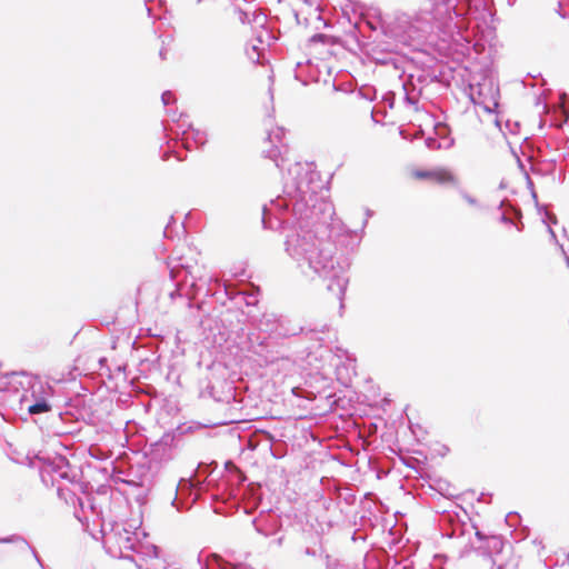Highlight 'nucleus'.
<instances>
[{
  "label": "nucleus",
  "mask_w": 569,
  "mask_h": 569,
  "mask_svg": "<svg viewBox=\"0 0 569 569\" xmlns=\"http://www.w3.org/2000/svg\"><path fill=\"white\" fill-rule=\"evenodd\" d=\"M256 59H257V61H259V59H260V53L259 52H257V58Z\"/></svg>",
  "instance_id": "nucleus-47"
},
{
  "label": "nucleus",
  "mask_w": 569,
  "mask_h": 569,
  "mask_svg": "<svg viewBox=\"0 0 569 569\" xmlns=\"http://www.w3.org/2000/svg\"><path fill=\"white\" fill-rule=\"evenodd\" d=\"M470 89V98L471 100L477 103L481 102V99L487 98L488 96L492 97L495 96V92L498 91L493 87V83L490 79H483V82H475V79L469 83Z\"/></svg>",
  "instance_id": "nucleus-13"
},
{
  "label": "nucleus",
  "mask_w": 569,
  "mask_h": 569,
  "mask_svg": "<svg viewBox=\"0 0 569 569\" xmlns=\"http://www.w3.org/2000/svg\"><path fill=\"white\" fill-rule=\"evenodd\" d=\"M326 567L327 569H335L338 565L337 559H332L329 555H326Z\"/></svg>",
  "instance_id": "nucleus-33"
},
{
  "label": "nucleus",
  "mask_w": 569,
  "mask_h": 569,
  "mask_svg": "<svg viewBox=\"0 0 569 569\" xmlns=\"http://www.w3.org/2000/svg\"><path fill=\"white\" fill-rule=\"evenodd\" d=\"M462 533V527L459 525L457 527H455L451 531V533H448L449 537H456L458 535H461Z\"/></svg>",
  "instance_id": "nucleus-36"
},
{
  "label": "nucleus",
  "mask_w": 569,
  "mask_h": 569,
  "mask_svg": "<svg viewBox=\"0 0 569 569\" xmlns=\"http://www.w3.org/2000/svg\"><path fill=\"white\" fill-rule=\"evenodd\" d=\"M161 100H162L163 106L168 107L176 99H174V96H173V93L171 91H164L161 94Z\"/></svg>",
  "instance_id": "nucleus-28"
},
{
  "label": "nucleus",
  "mask_w": 569,
  "mask_h": 569,
  "mask_svg": "<svg viewBox=\"0 0 569 569\" xmlns=\"http://www.w3.org/2000/svg\"><path fill=\"white\" fill-rule=\"evenodd\" d=\"M222 291H223V293H224V295H228V291H227V287H226V286H223Z\"/></svg>",
  "instance_id": "nucleus-44"
},
{
  "label": "nucleus",
  "mask_w": 569,
  "mask_h": 569,
  "mask_svg": "<svg viewBox=\"0 0 569 569\" xmlns=\"http://www.w3.org/2000/svg\"><path fill=\"white\" fill-rule=\"evenodd\" d=\"M562 252L566 253L563 249H562ZM565 256H566L567 266L569 267V257L567 254H565Z\"/></svg>",
  "instance_id": "nucleus-43"
},
{
  "label": "nucleus",
  "mask_w": 569,
  "mask_h": 569,
  "mask_svg": "<svg viewBox=\"0 0 569 569\" xmlns=\"http://www.w3.org/2000/svg\"><path fill=\"white\" fill-rule=\"evenodd\" d=\"M244 300L247 306H256L258 303L257 295L253 292L246 295Z\"/></svg>",
  "instance_id": "nucleus-30"
},
{
  "label": "nucleus",
  "mask_w": 569,
  "mask_h": 569,
  "mask_svg": "<svg viewBox=\"0 0 569 569\" xmlns=\"http://www.w3.org/2000/svg\"><path fill=\"white\" fill-rule=\"evenodd\" d=\"M103 546L108 553L132 561L137 568H143L140 559L143 555L156 552V546L140 540V532L123 522H102Z\"/></svg>",
  "instance_id": "nucleus-3"
},
{
  "label": "nucleus",
  "mask_w": 569,
  "mask_h": 569,
  "mask_svg": "<svg viewBox=\"0 0 569 569\" xmlns=\"http://www.w3.org/2000/svg\"><path fill=\"white\" fill-rule=\"evenodd\" d=\"M453 8V0H427L415 17L396 14L386 26V33L402 44H410L436 31L443 41L457 42V21L460 14Z\"/></svg>",
  "instance_id": "nucleus-2"
},
{
  "label": "nucleus",
  "mask_w": 569,
  "mask_h": 569,
  "mask_svg": "<svg viewBox=\"0 0 569 569\" xmlns=\"http://www.w3.org/2000/svg\"><path fill=\"white\" fill-rule=\"evenodd\" d=\"M520 218H521L520 210L510 206L506 211L501 212L499 221L503 224L515 226L518 231H521L523 224L521 222H519V223L516 222V219H520Z\"/></svg>",
  "instance_id": "nucleus-19"
},
{
  "label": "nucleus",
  "mask_w": 569,
  "mask_h": 569,
  "mask_svg": "<svg viewBox=\"0 0 569 569\" xmlns=\"http://www.w3.org/2000/svg\"><path fill=\"white\" fill-rule=\"evenodd\" d=\"M296 79H301V62H298L297 63V69H296V74H295Z\"/></svg>",
  "instance_id": "nucleus-37"
},
{
  "label": "nucleus",
  "mask_w": 569,
  "mask_h": 569,
  "mask_svg": "<svg viewBox=\"0 0 569 569\" xmlns=\"http://www.w3.org/2000/svg\"><path fill=\"white\" fill-rule=\"evenodd\" d=\"M476 537L481 542L478 550L489 559H491L493 555L500 553L503 549L505 542L501 536H486L482 531L477 530Z\"/></svg>",
  "instance_id": "nucleus-9"
},
{
  "label": "nucleus",
  "mask_w": 569,
  "mask_h": 569,
  "mask_svg": "<svg viewBox=\"0 0 569 569\" xmlns=\"http://www.w3.org/2000/svg\"><path fill=\"white\" fill-rule=\"evenodd\" d=\"M415 176L418 179H431L432 170H418L415 172Z\"/></svg>",
  "instance_id": "nucleus-29"
},
{
  "label": "nucleus",
  "mask_w": 569,
  "mask_h": 569,
  "mask_svg": "<svg viewBox=\"0 0 569 569\" xmlns=\"http://www.w3.org/2000/svg\"><path fill=\"white\" fill-rule=\"evenodd\" d=\"M207 142V136L203 131L194 129L192 126L188 127L187 132H181L180 144L186 150L197 149Z\"/></svg>",
  "instance_id": "nucleus-11"
},
{
  "label": "nucleus",
  "mask_w": 569,
  "mask_h": 569,
  "mask_svg": "<svg viewBox=\"0 0 569 569\" xmlns=\"http://www.w3.org/2000/svg\"><path fill=\"white\" fill-rule=\"evenodd\" d=\"M455 8L453 11H457L459 16V20L457 21V31L456 34L459 39H462L461 31L467 27L466 17L470 13V0H453Z\"/></svg>",
  "instance_id": "nucleus-17"
},
{
  "label": "nucleus",
  "mask_w": 569,
  "mask_h": 569,
  "mask_svg": "<svg viewBox=\"0 0 569 569\" xmlns=\"http://www.w3.org/2000/svg\"><path fill=\"white\" fill-rule=\"evenodd\" d=\"M172 124H164L163 129L167 132V137L169 140L167 141L168 150L163 151V157H167L169 151H172L179 161L183 160V157L178 151V146L181 140V132L188 130V127L191 126L187 118L183 114H180L178 119H176V112L171 114Z\"/></svg>",
  "instance_id": "nucleus-7"
},
{
  "label": "nucleus",
  "mask_w": 569,
  "mask_h": 569,
  "mask_svg": "<svg viewBox=\"0 0 569 569\" xmlns=\"http://www.w3.org/2000/svg\"><path fill=\"white\" fill-rule=\"evenodd\" d=\"M166 49H161L160 52H159V56L161 57V59H166Z\"/></svg>",
  "instance_id": "nucleus-41"
},
{
  "label": "nucleus",
  "mask_w": 569,
  "mask_h": 569,
  "mask_svg": "<svg viewBox=\"0 0 569 569\" xmlns=\"http://www.w3.org/2000/svg\"><path fill=\"white\" fill-rule=\"evenodd\" d=\"M148 14H151V9L147 7Z\"/></svg>",
  "instance_id": "nucleus-46"
},
{
  "label": "nucleus",
  "mask_w": 569,
  "mask_h": 569,
  "mask_svg": "<svg viewBox=\"0 0 569 569\" xmlns=\"http://www.w3.org/2000/svg\"><path fill=\"white\" fill-rule=\"evenodd\" d=\"M402 90H403V101L405 103L412 108L415 111L419 110V100L422 96L423 89H421L419 86H416L415 82H411L410 79L407 77L402 82Z\"/></svg>",
  "instance_id": "nucleus-14"
},
{
  "label": "nucleus",
  "mask_w": 569,
  "mask_h": 569,
  "mask_svg": "<svg viewBox=\"0 0 569 569\" xmlns=\"http://www.w3.org/2000/svg\"><path fill=\"white\" fill-rule=\"evenodd\" d=\"M172 506H174L177 508L178 511L182 510L183 507L178 503V497H176L173 500H172Z\"/></svg>",
  "instance_id": "nucleus-38"
},
{
  "label": "nucleus",
  "mask_w": 569,
  "mask_h": 569,
  "mask_svg": "<svg viewBox=\"0 0 569 569\" xmlns=\"http://www.w3.org/2000/svg\"><path fill=\"white\" fill-rule=\"evenodd\" d=\"M561 8H562V4H561V2H559V3H558V10H557V12L559 13V16H560V17L566 18V17H567V13H563V12L561 11Z\"/></svg>",
  "instance_id": "nucleus-40"
},
{
  "label": "nucleus",
  "mask_w": 569,
  "mask_h": 569,
  "mask_svg": "<svg viewBox=\"0 0 569 569\" xmlns=\"http://www.w3.org/2000/svg\"><path fill=\"white\" fill-rule=\"evenodd\" d=\"M206 473V475H209L208 472V466L203 465V463H199L197 470H196V473L193 475V477L191 479H181L178 487H177V493H180L182 495L186 490H189V491H196V495L193 497V500L192 502H194L198 498H199V493L200 491L204 490V480H201V476Z\"/></svg>",
  "instance_id": "nucleus-8"
},
{
  "label": "nucleus",
  "mask_w": 569,
  "mask_h": 569,
  "mask_svg": "<svg viewBox=\"0 0 569 569\" xmlns=\"http://www.w3.org/2000/svg\"><path fill=\"white\" fill-rule=\"evenodd\" d=\"M143 563V568L138 569H172L173 567L166 565V562L159 557V549L156 546V552L151 555H143L140 559Z\"/></svg>",
  "instance_id": "nucleus-18"
},
{
  "label": "nucleus",
  "mask_w": 569,
  "mask_h": 569,
  "mask_svg": "<svg viewBox=\"0 0 569 569\" xmlns=\"http://www.w3.org/2000/svg\"><path fill=\"white\" fill-rule=\"evenodd\" d=\"M518 122H510L509 120L506 122V128L512 133L516 134V130L518 129Z\"/></svg>",
  "instance_id": "nucleus-34"
},
{
  "label": "nucleus",
  "mask_w": 569,
  "mask_h": 569,
  "mask_svg": "<svg viewBox=\"0 0 569 569\" xmlns=\"http://www.w3.org/2000/svg\"><path fill=\"white\" fill-rule=\"evenodd\" d=\"M271 321H277V322H279L280 320H278V319L276 318V316H274V315H266V316H264V320H262V321H261V326H264V325H266L267 330H270V331L276 330V332H277L279 336H295V335H297V333H298V331H297V330H291V331H289V330H280V329H278V328L273 329V328L269 327V322H271Z\"/></svg>",
  "instance_id": "nucleus-25"
},
{
  "label": "nucleus",
  "mask_w": 569,
  "mask_h": 569,
  "mask_svg": "<svg viewBox=\"0 0 569 569\" xmlns=\"http://www.w3.org/2000/svg\"><path fill=\"white\" fill-rule=\"evenodd\" d=\"M74 516L78 520L82 521V517L80 516L79 511H74Z\"/></svg>",
  "instance_id": "nucleus-42"
},
{
  "label": "nucleus",
  "mask_w": 569,
  "mask_h": 569,
  "mask_svg": "<svg viewBox=\"0 0 569 569\" xmlns=\"http://www.w3.org/2000/svg\"><path fill=\"white\" fill-rule=\"evenodd\" d=\"M505 207V201H501L500 204H499V208H503Z\"/></svg>",
  "instance_id": "nucleus-45"
},
{
  "label": "nucleus",
  "mask_w": 569,
  "mask_h": 569,
  "mask_svg": "<svg viewBox=\"0 0 569 569\" xmlns=\"http://www.w3.org/2000/svg\"><path fill=\"white\" fill-rule=\"evenodd\" d=\"M323 188L313 163L295 162L283 178L282 194L263 204L262 224L266 229H283L287 254L303 273L312 272L328 281V291L342 309L350 256L358 249L372 212L366 211L361 232L350 230L335 217Z\"/></svg>",
  "instance_id": "nucleus-1"
},
{
  "label": "nucleus",
  "mask_w": 569,
  "mask_h": 569,
  "mask_svg": "<svg viewBox=\"0 0 569 569\" xmlns=\"http://www.w3.org/2000/svg\"><path fill=\"white\" fill-rule=\"evenodd\" d=\"M173 441L174 437L171 435H164L159 441L151 446L152 459L159 461H168L173 458Z\"/></svg>",
  "instance_id": "nucleus-10"
},
{
  "label": "nucleus",
  "mask_w": 569,
  "mask_h": 569,
  "mask_svg": "<svg viewBox=\"0 0 569 569\" xmlns=\"http://www.w3.org/2000/svg\"><path fill=\"white\" fill-rule=\"evenodd\" d=\"M170 277L174 281V290L170 292V299H184L188 308L192 307V300L203 295L214 297L218 295L220 282L209 274L203 267L190 266L183 262L170 268Z\"/></svg>",
  "instance_id": "nucleus-4"
},
{
  "label": "nucleus",
  "mask_w": 569,
  "mask_h": 569,
  "mask_svg": "<svg viewBox=\"0 0 569 569\" xmlns=\"http://www.w3.org/2000/svg\"><path fill=\"white\" fill-rule=\"evenodd\" d=\"M244 3L246 0H242ZM234 12L238 14V19L242 24L246 23H263L264 17L262 14L256 13V11H250L249 9L242 8L238 0H233Z\"/></svg>",
  "instance_id": "nucleus-16"
},
{
  "label": "nucleus",
  "mask_w": 569,
  "mask_h": 569,
  "mask_svg": "<svg viewBox=\"0 0 569 569\" xmlns=\"http://www.w3.org/2000/svg\"><path fill=\"white\" fill-rule=\"evenodd\" d=\"M54 390L51 385L42 381L40 378H34L29 388L26 390L21 401L27 406V411L31 416L42 415L51 411V399L53 398Z\"/></svg>",
  "instance_id": "nucleus-5"
},
{
  "label": "nucleus",
  "mask_w": 569,
  "mask_h": 569,
  "mask_svg": "<svg viewBox=\"0 0 569 569\" xmlns=\"http://www.w3.org/2000/svg\"><path fill=\"white\" fill-rule=\"evenodd\" d=\"M407 77L410 79L411 82H415L416 86H419L421 89H425L430 83L435 82L437 79V76L425 70H420L416 73H410Z\"/></svg>",
  "instance_id": "nucleus-21"
},
{
  "label": "nucleus",
  "mask_w": 569,
  "mask_h": 569,
  "mask_svg": "<svg viewBox=\"0 0 569 569\" xmlns=\"http://www.w3.org/2000/svg\"><path fill=\"white\" fill-rule=\"evenodd\" d=\"M461 196L462 198L470 204V206H473V207H477L478 206V201L476 198H473L472 196H470L469 193L462 191L461 192Z\"/></svg>",
  "instance_id": "nucleus-31"
},
{
  "label": "nucleus",
  "mask_w": 569,
  "mask_h": 569,
  "mask_svg": "<svg viewBox=\"0 0 569 569\" xmlns=\"http://www.w3.org/2000/svg\"><path fill=\"white\" fill-rule=\"evenodd\" d=\"M310 42H312V43L332 44L333 43V38L331 36H328V34L317 33V34H313L310 38Z\"/></svg>",
  "instance_id": "nucleus-27"
},
{
  "label": "nucleus",
  "mask_w": 569,
  "mask_h": 569,
  "mask_svg": "<svg viewBox=\"0 0 569 569\" xmlns=\"http://www.w3.org/2000/svg\"><path fill=\"white\" fill-rule=\"evenodd\" d=\"M0 543H22L27 549H29L32 552L33 557L37 560V563H39V566L42 569H44V565H43L42 560L40 559V557L38 556V552L36 551V549L33 547H31L29 545V542L23 537H21L19 535H12L9 537L0 538Z\"/></svg>",
  "instance_id": "nucleus-22"
},
{
  "label": "nucleus",
  "mask_w": 569,
  "mask_h": 569,
  "mask_svg": "<svg viewBox=\"0 0 569 569\" xmlns=\"http://www.w3.org/2000/svg\"><path fill=\"white\" fill-rule=\"evenodd\" d=\"M57 493H58V497L68 505L74 506L78 502V499H80V497H78L69 488L62 487L60 485L57 487Z\"/></svg>",
  "instance_id": "nucleus-24"
},
{
  "label": "nucleus",
  "mask_w": 569,
  "mask_h": 569,
  "mask_svg": "<svg viewBox=\"0 0 569 569\" xmlns=\"http://www.w3.org/2000/svg\"><path fill=\"white\" fill-rule=\"evenodd\" d=\"M383 101H386L389 106V108H393V104H395V93L393 92H387L385 96H383Z\"/></svg>",
  "instance_id": "nucleus-32"
},
{
  "label": "nucleus",
  "mask_w": 569,
  "mask_h": 569,
  "mask_svg": "<svg viewBox=\"0 0 569 569\" xmlns=\"http://www.w3.org/2000/svg\"><path fill=\"white\" fill-rule=\"evenodd\" d=\"M51 472L53 483L58 480L73 482L77 477L76 472L70 469L69 462L63 457H58L53 460L51 465Z\"/></svg>",
  "instance_id": "nucleus-12"
},
{
  "label": "nucleus",
  "mask_w": 569,
  "mask_h": 569,
  "mask_svg": "<svg viewBox=\"0 0 569 569\" xmlns=\"http://www.w3.org/2000/svg\"><path fill=\"white\" fill-rule=\"evenodd\" d=\"M203 0H197L198 3L202 2Z\"/></svg>",
  "instance_id": "nucleus-48"
},
{
  "label": "nucleus",
  "mask_w": 569,
  "mask_h": 569,
  "mask_svg": "<svg viewBox=\"0 0 569 569\" xmlns=\"http://www.w3.org/2000/svg\"><path fill=\"white\" fill-rule=\"evenodd\" d=\"M96 499L92 496H86L83 498L78 499V503L80 507V512L83 513V517L88 519L87 510L90 511L92 516H96L97 518L101 515V509H98L96 505Z\"/></svg>",
  "instance_id": "nucleus-20"
},
{
  "label": "nucleus",
  "mask_w": 569,
  "mask_h": 569,
  "mask_svg": "<svg viewBox=\"0 0 569 569\" xmlns=\"http://www.w3.org/2000/svg\"><path fill=\"white\" fill-rule=\"evenodd\" d=\"M543 222L548 226V231L550 233V237L552 240L557 241V237H556V233L555 231L551 229V224H556L557 223V218L555 214L546 211V218L543 219Z\"/></svg>",
  "instance_id": "nucleus-26"
},
{
  "label": "nucleus",
  "mask_w": 569,
  "mask_h": 569,
  "mask_svg": "<svg viewBox=\"0 0 569 569\" xmlns=\"http://www.w3.org/2000/svg\"><path fill=\"white\" fill-rule=\"evenodd\" d=\"M306 555L311 556V557H316L317 556V551L313 550V549L307 548L306 549Z\"/></svg>",
  "instance_id": "nucleus-39"
},
{
  "label": "nucleus",
  "mask_w": 569,
  "mask_h": 569,
  "mask_svg": "<svg viewBox=\"0 0 569 569\" xmlns=\"http://www.w3.org/2000/svg\"><path fill=\"white\" fill-rule=\"evenodd\" d=\"M426 142H427L428 148H430V149H436L439 147L437 140L433 138H428Z\"/></svg>",
  "instance_id": "nucleus-35"
},
{
  "label": "nucleus",
  "mask_w": 569,
  "mask_h": 569,
  "mask_svg": "<svg viewBox=\"0 0 569 569\" xmlns=\"http://www.w3.org/2000/svg\"><path fill=\"white\" fill-rule=\"evenodd\" d=\"M201 569H253L250 566L241 562H230L219 555H211Z\"/></svg>",
  "instance_id": "nucleus-15"
},
{
  "label": "nucleus",
  "mask_w": 569,
  "mask_h": 569,
  "mask_svg": "<svg viewBox=\"0 0 569 569\" xmlns=\"http://www.w3.org/2000/svg\"><path fill=\"white\" fill-rule=\"evenodd\" d=\"M264 127L267 130L266 142L269 143V148L263 149L266 158L272 160L277 168L282 169L284 163V153L287 152V144L283 141L284 129L282 127H273V117L268 114L264 120Z\"/></svg>",
  "instance_id": "nucleus-6"
},
{
  "label": "nucleus",
  "mask_w": 569,
  "mask_h": 569,
  "mask_svg": "<svg viewBox=\"0 0 569 569\" xmlns=\"http://www.w3.org/2000/svg\"><path fill=\"white\" fill-rule=\"evenodd\" d=\"M431 180L439 184H456L457 179L456 177L449 171L448 169H436L432 170V177Z\"/></svg>",
  "instance_id": "nucleus-23"
}]
</instances>
